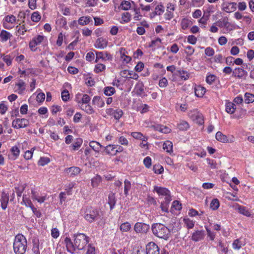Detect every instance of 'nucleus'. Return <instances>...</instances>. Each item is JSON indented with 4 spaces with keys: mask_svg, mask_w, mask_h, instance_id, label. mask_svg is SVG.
<instances>
[{
    "mask_svg": "<svg viewBox=\"0 0 254 254\" xmlns=\"http://www.w3.org/2000/svg\"><path fill=\"white\" fill-rule=\"evenodd\" d=\"M12 36V35L10 32L4 30H1L0 33V40L2 42L7 41L8 39H10Z\"/></svg>",
    "mask_w": 254,
    "mask_h": 254,
    "instance_id": "28",
    "label": "nucleus"
},
{
    "mask_svg": "<svg viewBox=\"0 0 254 254\" xmlns=\"http://www.w3.org/2000/svg\"><path fill=\"white\" fill-rule=\"evenodd\" d=\"M205 236L204 232L202 230H197L194 232L191 236V240L195 242L203 239Z\"/></svg>",
    "mask_w": 254,
    "mask_h": 254,
    "instance_id": "18",
    "label": "nucleus"
},
{
    "mask_svg": "<svg viewBox=\"0 0 254 254\" xmlns=\"http://www.w3.org/2000/svg\"><path fill=\"white\" fill-rule=\"evenodd\" d=\"M149 229V225L144 223L137 222L134 226V230L136 233L146 234Z\"/></svg>",
    "mask_w": 254,
    "mask_h": 254,
    "instance_id": "8",
    "label": "nucleus"
},
{
    "mask_svg": "<svg viewBox=\"0 0 254 254\" xmlns=\"http://www.w3.org/2000/svg\"><path fill=\"white\" fill-rule=\"evenodd\" d=\"M117 199L115 193L111 192L108 195V203L110 205V210H113L116 203Z\"/></svg>",
    "mask_w": 254,
    "mask_h": 254,
    "instance_id": "25",
    "label": "nucleus"
},
{
    "mask_svg": "<svg viewBox=\"0 0 254 254\" xmlns=\"http://www.w3.org/2000/svg\"><path fill=\"white\" fill-rule=\"evenodd\" d=\"M117 147L116 145H109L103 148V151H105L108 154L115 155L116 154L115 149Z\"/></svg>",
    "mask_w": 254,
    "mask_h": 254,
    "instance_id": "30",
    "label": "nucleus"
},
{
    "mask_svg": "<svg viewBox=\"0 0 254 254\" xmlns=\"http://www.w3.org/2000/svg\"><path fill=\"white\" fill-rule=\"evenodd\" d=\"M216 76L214 74H209L206 76V82L211 85L216 80Z\"/></svg>",
    "mask_w": 254,
    "mask_h": 254,
    "instance_id": "57",
    "label": "nucleus"
},
{
    "mask_svg": "<svg viewBox=\"0 0 254 254\" xmlns=\"http://www.w3.org/2000/svg\"><path fill=\"white\" fill-rule=\"evenodd\" d=\"M235 104L231 102H227L225 104V111L229 114H232L235 112Z\"/></svg>",
    "mask_w": 254,
    "mask_h": 254,
    "instance_id": "27",
    "label": "nucleus"
},
{
    "mask_svg": "<svg viewBox=\"0 0 254 254\" xmlns=\"http://www.w3.org/2000/svg\"><path fill=\"white\" fill-rule=\"evenodd\" d=\"M21 203L22 204L25 205L27 207H31L33 205L30 199V195L29 194H23L22 201Z\"/></svg>",
    "mask_w": 254,
    "mask_h": 254,
    "instance_id": "32",
    "label": "nucleus"
},
{
    "mask_svg": "<svg viewBox=\"0 0 254 254\" xmlns=\"http://www.w3.org/2000/svg\"><path fill=\"white\" fill-rule=\"evenodd\" d=\"M89 145L90 147L97 153H99V152L101 151V149L104 148V147L98 142L95 141H90Z\"/></svg>",
    "mask_w": 254,
    "mask_h": 254,
    "instance_id": "23",
    "label": "nucleus"
},
{
    "mask_svg": "<svg viewBox=\"0 0 254 254\" xmlns=\"http://www.w3.org/2000/svg\"><path fill=\"white\" fill-rule=\"evenodd\" d=\"M50 161L49 158L46 157H41L38 161V165L39 166H44L48 164Z\"/></svg>",
    "mask_w": 254,
    "mask_h": 254,
    "instance_id": "54",
    "label": "nucleus"
},
{
    "mask_svg": "<svg viewBox=\"0 0 254 254\" xmlns=\"http://www.w3.org/2000/svg\"><path fill=\"white\" fill-rule=\"evenodd\" d=\"M131 14L128 12H124L122 14V19L123 22L121 23H127L129 22L131 20Z\"/></svg>",
    "mask_w": 254,
    "mask_h": 254,
    "instance_id": "43",
    "label": "nucleus"
},
{
    "mask_svg": "<svg viewBox=\"0 0 254 254\" xmlns=\"http://www.w3.org/2000/svg\"><path fill=\"white\" fill-rule=\"evenodd\" d=\"M131 3L134 4V2L133 1H127L124 0L121 3L120 6L119 7L123 10H128L131 7Z\"/></svg>",
    "mask_w": 254,
    "mask_h": 254,
    "instance_id": "26",
    "label": "nucleus"
},
{
    "mask_svg": "<svg viewBox=\"0 0 254 254\" xmlns=\"http://www.w3.org/2000/svg\"><path fill=\"white\" fill-rule=\"evenodd\" d=\"M88 242L89 237L82 233L78 234L75 236L74 244L70 239L66 238L64 239L66 250L72 254H74L76 248L79 250H83Z\"/></svg>",
    "mask_w": 254,
    "mask_h": 254,
    "instance_id": "1",
    "label": "nucleus"
},
{
    "mask_svg": "<svg viewBox=\"0 0 254 254\" xmlns=\"http://www.w3.org/2000/svg\"><path fill=\"white\" fill-rule=\"evenodd\" d=\"M146 254H159L158 246L154 242H149L146 246Z\"/></svg>",
    "mask_w": 254,
    "mask_h": 254,
    "instance_id": "9",
    "label": "nucleus"
},
{
    "mask_svg": "<svg viewBox=\"0 0 254 254\" xmlns=\"http://www.w3.org/2000/svg\"><path fill=\"white\" fill-rule=\"evenodd\" d=\"M47 41V38L43 35H37L29 42V47L32 51H35L36 46L42 42Z\"/></svg>",
    "mask_w": 254,
    "mask_h": 254,
    "instance_id": "7",
    "label": "nucleus"
},
{
    "mask_svg": "<svg viewBox=\"0 0 254 254\" xmlns=\"http://www.w3.org/2000/svg\"><path fill=\"white\" fill-rule=\"evenodd\" d=\"M81 109L88 114H92L94 112L93 108L88 104H82L81 105Z\"/></svg>",
    "mask_w": 254,
    "mask_h": 254,
    "instance_id": "40",
    "label": "nucleus"
},
{
    "mask_svg": "<svg viewBox=\"0 0 254 254\" xmlns=\"http://www.w3.org/2000/svg\"><path fill=\"white\" fill-rule=\"evenodd\" d=\"M184 221L188 229H192L194 227V222L192 220L189 218H185Z\"/></svg>",
    "mask_w": 254,
    "mask_h": 254,
    "instance_id": "60",
    "label": "nucleus"
},
{
    "mask_svg": "<svg viewBox=\"0 0 254 254\" xmlns=\"http://www.w3.org/2000/svg\"><path fill=\"white\" fill-rule=\"evenodd\" d=\"M237 3L230 2L228 5L224 7V10L227 12L234 11L237 9Z\"/></svg>",
    "mask_w": 254,
    "mask_h": 254,
    "instance_id": "36",
    "label": "nucleus"
},
{
    "mask_svg": "<svg viewBox=\"0 0 254 254\" xmlns=\"http://www.w3.org/2000/svg\"><path fill=\"white\" fill-rule=\"evenodd\" d=\"M225 28V30L226 31L224 32V33H229L231 31L235 29V25L234 24H233L231 22H229V20L227 22L226 26L224 27Z\"/></svg>",
    "mask_w": 254,
    "mask_h": 254,
    "instance_id": "47",
    "label": "nucleus"
},
{
    "mask_svg": "<svg viewBox=\"0 0 254 254\" xmlns=\"http://www.w3.org/2000/svg\"><path fill=\"white\" fill-rule=\"evenodd\" d=\"M164 11V7L163 5L160 4L157 5L155 8V11L153 12V16L155 15H160Z\"/></svg>",
    "mask_w": 254,
    "mask_h": 254,
    "instance_id": "41",
    "label": "nucleus"
},
{
    "mask_svg": "<svg viewBox=\"0 0 254 254\" xmlns=\"http://www.w3.org/2000/svg\"><path fill=\"white\" fill-rule=\"evenodd\" d=\"M81 169L78 167H71L64 169V174L73 177L80 173Z\"/></svg>",
    "mask_w": 254,
    "mask_h": 254,
    "instance_id": "15",
    "label": "nucleus"
},
{
    "mask_svg": "<svg viewBox=\"0 0 254 254\" xmlns=\"http://www.w3.org/2000/svg\"><path fill=\"white\" fill-rule=\"evenodd\" d=\"M13 247L16 254H24L27 247V241L25 237L21 234H17L15 237Z\"/></svg>",
    "mask_w": 254,
    "mask_h": 254,
    "instance_id": "3",
    "label": "nucleus"
},
{
    "mask_svg": "<svg viewBox=\"0 0 254 254\" xmlns=\"http://www.w3.org/2000/svg\"><path fill=\"white\" fill-rule=\"evenodd\" d=\"M220 205L219 201L217 198H214L210 203V208L214 210H217Z\"/></svg>",
    "mask_w": 254,
    "mask_h": 254,
    "instance_id": "49",
    "label": "nucleus"
},
{
    "mask_svg": "<svg viewBox=\"0 0 254 254\" xmlns=\"http://www.w3.org/2000/svg\"><path fill=\"white\" fill-rule=\"evenodd\" d=\"M151 229L154 235L159 238L167 240L171 236L170 230L162 223H153L152 225Z\"/></svg>",
    "mask_w": 254,
    "mask_h": 254,
    "instance_id": "2",
    "label": "nucleus"
},
{
    "mask_svg": "<svg viewBox=\"0 0 254 254\" xmlns=\"http://www.w3.org/2000/svg\"><path fill=\"white\" fill-rule=\"evenodd\" d=\"M215 138L218 141L223 143L228 142L229 140L228 137L226 135L223 134L221 131L217 132Z\"/></svg>",
    "mask_w": 254,
    "mask_h": 254,
    "instance_id": "34",
    "label": "nucleus"
},
{
    "mask_svg": "<svg viewBox=\"0 0 254 254\" xmlns=\"http://www.w3.org/2000/svg\"><path fill=\"white\" fill-rule=\"evenodd\" d=\"M31 193L32 199L37 201L40 203L44 202L46 199V195H39V193L33 190H31Z\"/></svg>",
    "mask_w": 254,
    "mask_h": 254,
    "instance_id": "22",
    "label": "nucleus"
},
{
    "mask_svg": "<svg viewBox=\"0 0 254 254\" xmlns=\"http://www.w3.org/2000/svg\"><path fill=\"white\" fill-rule=\"evenodd\" d=\"M75 183L71 182L66 186V188L64 189V195L66 193L67 195H69L71 193V190L74 187Z\"/></svg>",
    "mask_w": 254,
    "mask_h": 254,
    "instance_id": "58",
    "label": "nucleus"
},
{
    "mask_svg": "<svg viewBox=\"0 0 254 254\" xmlns=\"http://www.w3.org/2000/svg\"><path fill=\"white\" fill-rule=\"evenodd\" d=\"M83 142L82 139L80 138H76L73 143L67 146L68 149L71 151L77 150L81 146Z\"/></svg>",
    "mask_w": 254,
    "mask_h": 254,
    "instance_id": "17",
    "label": "nucleus"
},
{
    "mask_svg": "<svg viewBox=\"0 0 254 254\" xmlns=\"http://www.w3.org/2000/svg\"><path fill=\"white\" fill-rule=\"evenodd\" d=\"M35 150V148H33L30 150L26 151L24 155V157L26 160L31 159L33 156V151Z\"/></svg>",
    "mask_w": 254,
    "mask_h": 254,
    "instance_id": "61",
    "label": "nucleus"
},
{
    "mask_svg": "<svg viewBox=\"0 0 254 254\" xmlns=\"http://www.w3.org/2000/svg\"><path fill=\"white\" fill-rule=\"evenodd\" d=\"M205 92V88L201 85H198L194 88L195 95L198 97H202Z\"/></svg>",
    "mask_w": 254,
    "mask_h": 254,
    "instance_id": "29",
    "label": "nucleus"
},
{
    "mask_svg": "<svg viewBox=\"0 0 254 254\" xmlns=\"http://www.w3.org/2000/svg\"><path fill=\"white\" fill-rule=\"evenodd\" d=\"M242 247V244L239 239L235 240L233 243V248L234 249L239 250Z\"/></svg>",
    "mask_w": 254,
    "mask_h": 254,
    "instance_id": "64",
    "label": "nucleus"
},
{
    "mask_svg": "<svg viewBox=\"0 0 254 254\" xmlns=\"http://www.w3.org/2000/svg\"><path fill=\"white\" fill-rule=\"evenodd\" d=\"M8 110V106L5 101H2L0 103V113L1 115L5 114Z\"/></svg>",
    "mask_w": 254,
    "mask_h": 254,
    "instance_id": "51",
    "label": "nucleus"
},
{
    "mask_svg": "<svg viewBox=\"0 0 254 254\" xmlns=\"http://www.w3.org/2000/svg\"><path fill=\"white\" fill-rule=\"evenodd\" d=\"M105 65L102 64H98L95 65L94 71L95 72L98 73L101 71H104V70H105Z\"/></svg>",
    "mask_w": 254,
    "mask_h": 254,
    "instance_id": "53",
    "label": "nucleus"
},
{
    "mask_svg": "<svg viewBox=\"0 0 254 254\" xmlns=\"http://www.w3.org/2000/svg\"><path fill=\"white\" fill-rule=\"evenodd\" d=\"M11 154L9 155V159L11 160H16L20 154V150L16 146H14L10 149Z\"/></svg>",
    "mask_w": 254,
    "mask_h": 254,
    "instance_id": "19",
    "label": "nucleus"
},
{
    "mask_svg": "<svg viewBox=\"0 0 254 254\" xmlns=\"http://www.w3.org/2000/svg\"><path fill=\"white\" fill-rule=\"evenodd\" d=\"M190 127L189 125L186 121H181L178 124V128L182 131L187 130Z\"/></svg>",
    "mask_w": 254,
    "mask_h": 254,
    "instance_id": "39",
    "label": "nucleus"
},
{
    "mask_svg": "<svg viewBox=\"0 0 254 254\" xmlns=\"http://www.w3.org/2000/svg\"><path fill=\"white\" fill-rule=\"evenodd\" d=\"M131 228V225L128 222L122 223L120 226V230L123 232H128Z\"/></svg>",
    "mask_w": 254,
    "mask_h": 254,
    "instance_id": "50",
    "label": "nucleus"
},
{
    "mask_svg": "<svg viewBox=\"0 0 254 254\" xmlns=\"http://www.w3.org/2000/svg\"><path fill=\"white\" fill-rule=\"evenodd\" d=\"M229 20L228 17L226 16L221 19H219L217 21L214 23L220 28H223L226 26L227 22Z\"/></svg>",
    "mask_w": 254,
    "mask_h": 254,
    "instance_id": "38",
    "label": "nucleus"
},
{
    "mask_svg": "<svg viewBox=\"0 0 254 254\" xmlns=\"http://www.w3.org/2000/svg\"><path fill=\"white\" fill-rule=\"evenodd\" d=\"M239 212L246 216H249L250 214V212L248 211V210L246 208V207L243 206H239L238 207Z\"/></svg>",
    "mask_w": 254,
    "mask_h": 254,
    "instance_id": "55",
    "label": "nucleus"
},
{
    "mask_svg": "<svg viewBox=\"0 0 254 254\" xmlns=\"http://www.w3.org/2000/svg\"><path fill=\"white\" fill-rule=\"evenodd\" d=\"M134 90L135 94L138 96L144 97L147 96L144 90V86L142 82H138L137 83L135 86Z\"/></svg>",
    "mask_w": 254,
    "mask_h": 254,
    "instance_id": "11",
    "label": "nucleus"
},
{
    "mask_svg": "<svg viewBox=\"0 0 254 254\" xmlns=\"http://www.w3.org/2000/svg\"><path fill=\"white\" fill-rule=\"evenodd\" d=\"M90 21H92V19L90 17L88 16L81 17L78 20V23L81 25H87Z\"/></svg>",
    "mask_w": 254,
    "mask_h": 254,
    "instance_id": "37",
    "label": "nucleus"
},
{
    "mask_svg": "<svg viewBox=\"0 0 254 254\" xmlns=\"http://www.w3.org/2000/svg\"><path fill=\"white\" fill-rule=\"evenodd\" d=\"M8 201V195L5 192H2L0 198L1 207L2 209L5 210L7 208Z\"/></svg>",
    "mask_w": 254,
    "mask_h": 254,
    "instance_id": "24",
    "label": "nucleus"
},
{
    "mask_svg": "<svg viewBox=\"0 0 254 254\" xmlns=\"http://www.w3.org/2000/svg\"><path fill=\"white\" fill-rule=\"evenodd\" d=\"M16 18L13 15L6 16L3 20L2 25L4 28L11 29L15 26Z\"/></svg>",
    "mask_w": 254,
    "mask_h": 254,
    "instance_id": "5",
    "label": "nucleus"
},
{
    "mask_svg": "<svg viewBox=\"0 0 254 254\" xmlns=\"http://www.w3.org/2000/svg\"><path fill=\"white\" fill-rule=\"evenodd\" d=\"M247 72L244 69L241 67H236L233 71L232 76L237 77L238 78H242Z\"/></svg>",
    "mask_w": 254,
    "mask_h": 254,
    "instance_id": "20",
    "label": "nucleus"
},
{
    "mask_svg": "<svg viewBox=\"0 0 254 254\" xmlns=\"http://www.w3.org/2000/svg\"><path fill=\"white\" fill-rule=\"evenodd\" d=\"M36 99L38 102L42 103L45 99V95L44 93H39L37 94Z\"/></svg>",
    "mask_w": 254,
    "mask_h": 254,
    "instance_id": "63",
    "label": "nucleus"
},
{
    "mask_svg": "<svg viewBox=\"0 0 254 254\" xmlns=\"http://www.w3.org/2000/svg\"><path fill=\"white\" fill-rule=\"evenodd\" d=\"M171 200V199H169V198H167L164 202H161L160 208L162 211L165 212H168L169 204Z\"/></svg>",
    "mask_w": 254,
    "mask_h": 254,
    "instance_id": "44",
    "label": "nucleus"
},
{
    "mask_svg": "<svg viewBox=\"0 0 254 254\" xmlns=\"http://www.w3.org/2000/svg\"><path fill=\"white\" fill-rule=\"evenodd\" d=\"M116 92L114 87L112 86H108L104 88V93L107 96H110L113 95Z\"/></svg>",
    "mask_w": 254,
    "mask_h": 254,
    "instance_id": "46",
    "label": "nucleus"
},
{
    "mask_svg": "<svg viewBox=\"0 0 254 254\" xmlns=\"http://www.w3.org/2000/svg\"><path fill=\"white\" fill-rule=\"evenodd\" d=\"M102 180L101 177L99 175H96L91 180V185L93 187H97L101 183Z\"/></svg>",
    "mask_w": 254,
    "mask_h": 254,
    "instance_id": "42",
    "label": "nucleus"
},
{
    "mask_svg": "<svg viewBox=\"0 0 254 254\" xmlns=\"http://www.w3.org/2000/svg\"><path fill=\"white\" fill-rule=\"evenodd\" d=\"M26 86L25 82L23 80L20 79L15 84L14 91L19 94H23L26 89Z\"/></svg>",
    "mask_w": 254,
    "mask_h": 254,
    "instance_id": "13",
    "label": "nucleus"
},
{
    "mask_svg": "<svg viewBox=\"0 0 254 254\" xmlns=\"http://www.w3.org/2000/svg\"><path fill=\"white\" fill-rule=\"evenodd\" d=\"M96 57L95 62H97L98 60L101 59L102 61H111L112 60V56L107 52H96Z\"/></svg>",
    "mask_w": 254,
    "mask_h": 254,
    "instance_id": "14",
    "label": "nucleus"
},
{
    "mask_svg": "<svg viewBox=\"0 0 254 254\" xmlns=\"http://www.w3.org/2000/svg\"><path fill=\"white\" fill-rule=\"evenodd\" d=\"M16 30L18 35H24L26 32L27 29H26L24 25L19 24L16 27Z\"/></svg>",
    "mask_w": 254,
    "mask_h": 254,
    "instance_id": "52",
    "label": "nucleus"
},
{
    "mask_svg": "<svg viewBox=\"0 0 254 254\" xmlns=\"http://www.w3.org/2000/svg\"><path fill=\"white\" fill-rule=\"evenodd\" d=\"M131 135L134 138L141 140L142 141L146 142L148 139V137L144 136L140 132H132Z\"/></svg>",
    "mask_w": 254,
    "mask_h": 254,
    "instance_id": "33",
    "label": "nucleus"
},
{
    "mask_svg": "<svg viewBox=\"0 0 254 254\" xmlns=\"http://www.w3.org/2000/svg\"><path fill=\"white\" fill-rule=\"evenodd\" d=\"M29 124V120L24 118H17L14 120L12 122V127L16 129L25 128L28 126Z\"/></svg>",
    "mask_w": 254,
    "mask_h": 254,
    "instance_id": "6",
    "label": "nucleus"
},
{
    "mask_svg": "<svg viewBox=\"0 0 254 254\" xmlns=\"http://www.w3.org/2000/svg\"><path fill=\"white\" fill-rule=\"evenodd\" d=\"M106 113L109 116H113L116 120H119L123 115V112L121 109H114L113 108L107 109Z\"/></svg>",
    "mask_w": 254,
    "mask_h": 254,
    "instance_id": "12",
    "label": "nucleus"
},
{
    "mask_svg": "<svg viewBox=\"0 0 254 254\" xmlns=\"http://www.w3.org/2000/svg\"><path fill=\"white\" fill-rule=\"evenodd\" d=\"M130 182L127 179H126L124 181V194L126 196L128 194V191L130 190Z\"/></svg>",
    "mask_w": 254,
    "mask_h": 254,
    "instance_id": "48",
    "label": "nucleus"
},
{
    "mask_svg": "<svg viewBox=\"0 0 254 254\" xmlns=\"http://www.w3.org/2000/svg\"><path fill=\"white\" fill-rule=\"evenodd\" d=\"M153 170L155 174H161L163 171V167L159 165H155L153 166Z\"/></svg>",
    "mask_w": 254,
    "mask_h": 254,
    "instance_id": "56",
    "label": "nucleus"
},
{
    "mask_svg": "<svg viewBox=\"0 0 254 254\" xmlns=\"http://www.w3.org/2000/svg\"><path fill=\"white\" fill-rule=\"evenodd\" d=\"M172 208L176 210L182 209V204L178 200H175L172 203Z\"/></svg>",
    "mask_w": 254,
    "mask_h": 254,
    "instance_id": "62",
    "label": "nucleus"
},
{
    "mask_svg": "<svg viewBox=\"0 0 254 254\" xmlns=\"http://www.w3.org/2000/svg\"><path fill=\"white\" fill-rule=\"evenodd\" d=\"M92 104L96 105L99 108L103 107L105 103L104 100L100 96H94L92 100Z\"/></svg>",
    "mask_w": 254,
    "mask_h": 254,
    "instance_id": "31",
    "label": "nucleus"
},
{
    "mask_svg": "<svg viewBox=\"0 0 254 254\" xmlns=\"http://www.w3.org/2000/svg\"><path fill=\"white\" fill-rule=\"evenodd\" d=\"M153 190L156 191L159 195L165 196V199H167V198H169V199H171L170 192L167 188L154 186Z\"/></svg>",
    "mask_w": 254,
    "mask_h": 254,
    "instance_id": "10",
    "label": "nucleus"
},
{
    "mask_svg": "<svg viewBox=\"0 0 254 254\" xmlns=\"http://www.w3.org/2000/svg\"><path fill=\"white\" fill-rule=\"evenodd\" d=\"M31 18L33 22H37L40 20L41 15L39 12L35 11L32 14Z\"/></svg>",
    "mask_w": 254,
    "mask_h": 254,
    "instance_id": "59",
    "label": "nucleus"
},
{
    "mask_svg": "<svg viewBox=\"0 0 254 254\" xmlns=\"http://www.w3.org/2000/svg\"><path fill=\"white\" fill-rule=\"evenodd\" d=\"M245 102L247 104H249L254 102V95L247 92L245 94Z\"/></svg>",
    "mask_w": 254,
    "mask_h": 254,
    "instance_id": "45",
    "label": "nucleus"
},
{
    "mask_svg": "<svg viewBox=\"0 0 254 254\" xmlns=\"http://www.w3.org/2000/svg\"><path fill=\"white\" fill-rule=\"evenodd\" d=\"M151 127L154 130L159 131L160 132L163 133H169L171 131V129L169 127L159 124L153 125L151 126Z\"/></svg>",
    "mask_w": 254,
    "mask_h": 254,
    "instance_id": "21",
    "label": "nucleus"
},
{
    "mask_svg": "<svg viewBox=\"0 0 254 254\" xmlns=\"http://www.w3.org/2000/svg\"><path fill=\"white\" fill-rule=\"evenodd\" d=\"M108 45V41L103 37L98 38L94 44L95 48L104 49L107 47Z\"/></svg>",
    "mask_w": 254,
    "mask_h": 254,
    "instance_id": "16",
    "label": "nucleus"
},
{
    "mask_svg": "<svg viewBox=\"0 0 254 254\" xmlns=\"http://www.w3.org/2000/svg\"><path fill=\"white\" fill-rule=\"evenodd\" d=\"M100 217L99 212L97 209H88L85 212L84 218L89 223H92Z\"/></svg>",
    "mask_w": 254,
    "mask_h": 254,
    "instance_id": "4",
    "label": "nucleus"
},
{
    "mask_svg": "<svg viewBox=\"0 0 254 254\" xmlns=\"http://www.w3.org/2000/svg\"><path fill=\"white\" fill-rule=\"evenodd\" d=\"M163 148L167 152L171 153L173 151V143L169 140L166 141L163 145Z\"/></svg>",
    "mask_w": 254,
    "mask_h": 254,
    "instance_id": "35",
    "label": "nucleus"
}]
</instances>
